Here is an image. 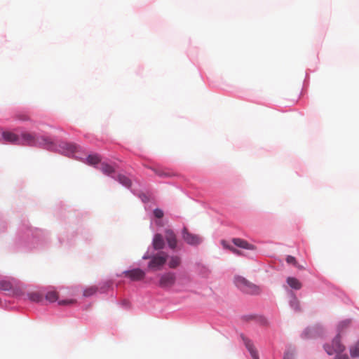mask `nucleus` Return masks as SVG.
Masks as SVG:
<instances>
[{
  "mask_svg": "<svg viewBox=\"0 0 359 359\" xmlns=\"http://www.w3.org/2000/svg\"><path fill=\"white\" fill-rule=\"evenodd\" d=\"M283 359H294V353L291 351H287L285 353Z\"/></svg>",
  "mask_w": 359,
  "mask_h": 359,
  "instance_id": "c756f323",
  "label": "nucleus"
},
{
  "mask_svg": "<svg viewBox=\"0 0 359 359\" xmlns=\"http://www.w3.org/2000/svg\"><path fill=\"white\" fill-rule=\"evenodd\" d=\"M123 274L133 281L141 280L145 276L144 271L140 269H134L132 270L125 271H123Z\"/></svg>",
  "mask_w": 359,
  "mask_h": 359,
  "instance_id": "423d86ee",
  "label": "nucleus"
},
{
  "mask_svg": "<svg viewBox=\"0 0 359 359\" xmlns=\"http://www.w3.org/2000/svg\"><path fill=\"white\" fill-rule=\"evenodd\" d=\"M334 359H348V358L345 355H337Z\"/></svg>",
  "mask_w": 359,
  "mask_h": 359,
  "instance_id": "7c9ffc66",
  "label": "nucleus"
},
{
  "mask_svg": "<svg viewBox=\"0 0 359 359\" xmlns=\"http://www.w3.org/2000/svg\"><path fill=\"white\" fill-rule=\"evenodd\" d=\"M233 244L239 248L244 249H250L253 250L254 246L250 243H248L246 241L241 238H233L232 240Z\"/></svg>",
  "mask_w": 359,
  "mask_h": 359,
  "instance_id": "ddd939ff",
  "label": "nucleus"
},
{
  "mask_svg": "<svg viewBox=\"0 0 359 359\" xmlns=\"http://www.w3.org/2000/svg\"><path fill=\"white\" fill-rule=\"evenodd\" d=\"M182 236L184 241L191 245H198L202 242V238L198 235L190 233L186 227L182 229Z\"/></svg>",
  "mask_w": 359,
  "mask_h": 359,
  "instance_id": "20e7f679",
  "label": "nucleus"
},
{
  "mask_svg": "<svg viewBox=\"0 0 359 359\" xmlns=\"http://www.w3.org/2000/svg\"><path fill=\"white\" fill-rule=\"evenodd\" d=\"M298 306H299V303H298V302H297V303H296V305H295V309H297Z\"/></svg>",
  "mask_w": 359,
  "mask_h": 359,
  "instance_id": "72a5a7b5",
  "label": "nucleus"
},
{
  "mask_svg": "<svg viewBox=\"0 0 359 359\" xmlns=\"http://www.w3.org/2000/svg\"><path fill=\"white\" fill-rule=\"evenodd\" d=\"M350 320H345L341 323L340 326H348L350 324Z\"/></svg>",
  "mask_w": 359,
  "mask_h": 359,
  "instance_id": "2f4dec72",
  "label": "nucleus"
},
{
  "mask_svg": "<svg viewBox=\"0 0 359 359\" xmlns=\"http://www.w3.org/2000/svg\"><path fill=\"white\" fill-rule=\"evenodd\" d=\"M286 262L287 263L290 264H292L294 266H295L296 267H297L298 269H302L303 267L301 266L300 265H299L296 261V259L293 256H291V255H288L286 258Z\"/></svg>",
  "mask_w": 359,
  "mask_h": 359,
  "instance_id": "b1692460",
  "label": "nucleus"
},
{
  "mask_svg": "<svg viewBox=\"0 0 359 359\" xmlns=\"http://www.w3.org/2000/svg\"><path fill=\"white\" fill-rule=\"evenodd\" d=\"M152 244L154 248L156 250L163 249L165 247V243L163 236L160 233H156L154 237Z\"/></svg>",
  "mask_w": 359,
  "mask_h": 359,
  "instance_id": "9d476101",
  "label": "nucleus"
},
{
  "mask_svg": "<svg viewBox=\"0 0 359 359\" xmlns=\"http://www.w3.org/2000/svg\"><path fill=\"white\" fill-rule=\"evenodd\" d=\"M182 263L181 257L178 255H172L169 257L168 266L170 269H176Z\"/></svg>",
  "mask_w": 359,
  "mask_h": 359,
  "instance_id": "dca6fc26",
  "label": "nucleus"
},
{
  "mask_svg": "<svg viewBox=\"0 0 359 359\" xmlns=\"http://www.w3.org/2000/svg\"><path fill=\"white\" fill-rule=\"evenodd\" d=\"M0 290L8 292L9 294L13 295L20 294L19 288L15 286L11 281L6 280H0Z\"/></svg>",
  "mask_w": 359,
  "mask_h": 359,
  "instance_id": "0eeeda50",
  "label": "nucleus"
},
{
  "mask_svg": "<svg viewBox=\"0 0 359 359\" xmlns=\"http://www.w3.org/2000/svg\"><path fill=\"white\" fill-rule=\"evenodd\" d=\"M242 291L245 293L256 294L260 292V288L256 285L248 281Z\"/></svg>",
  "mask_w": 359,
  "mask_h": 359,
  "instance_id": "f8f14e48",
  "label": "nucleus"
},
{
  "mask_svg": "<svg viewBox=\"0 0 359 359\" xmlns=\"http://www.w3.org/2000/svg\"><path fill=\"white\" fill-rule=\"evenodd\" d=\"M351 355L352 357H358L359 356V341L357 342L351 348Z\"/></svg>",
  "mask_w": 359,
  "mask_h": 359,
  "instance_id": "393cba45",
  "label": "nucleus"
},
{
  "mask_svg": "<svg viewBox=\"0 0 359 359\" xmlns=\"http://www.w3.org/2000/svg\"><path fill=\"white\" fill-rule=\"evenodd\" d=\"M117 180L123 186H125L127 188L130 187L132 184L131 180L123 175H118L117 177Z\"/></svg>",
  "mask_w": 359,
  "mask_h": 359,
  "instance_id": "a211bd4d",
  "label": "nucleus"
},
{
  "mask_svg": "<svg viewBox=\"0 0 359 359\" xmlns=\"http://www.w3.org/2000/svg\"><path fill=\"white\" fill-rule=\"evenodd\" d=\"M154 171L159 177H170L171 175L168 172L160 169H154Z\"/></svg>",
  "mask_w": 359,
  "mask_h": 359,
  "instance_id": "a878e982",
  "label": "nucleus"
},
{
  "mask_svg": "<svg viewBox=\"0 0 359 359\" xmlns=\"http://www.w3.org/2000/svg\"><path fill=\"white\" fill-rule=\"evenodd\" d=\"M286 281L288 285L294 290H300L302 287V283L296 278L288 277Z\"/></svg>",
  "mask_w": 359,
  "mask_h": 359,
  "instance_id": "2eb2a0df",
  "label": "nucleus"
},
{
  "mask_svg": "<svg viewBox=\"0 0 359 359\" xmlns=\"http://www.w3.org/2000/svg\"><path fill=\"white\" fill-rule=\"evenodd\" d=\"M20 144L31 147H43L50 149L53 146V142L48 137H39L35 133L24 132L21 134Z\"/></svg>",
  "mask_w": 359,
  "mask_h": 359,
  "instance_id": "f257e3e1",
  "label": "nucleus"
},
{
  "mask_svg": "<svg viewBox=\"0 0 359 359\" xmlns=\"http://www.w3.org/2000/svg\"><path fill=\"white\" fill-rule=\"evenodd\" d=\"M164 233L168 247L172 250H176L177 248L178 240L175 233L170 229H166L164 231Z\"/></svg>",
  "mask_w": 359,
  "mask_h": 359,
  "instance_id": "39448f33",
  "label": "nucleus"
},
{
  "mask_svg": "<svg viewBox=\"0 0 359 359\" xmlns=\"http://www.w3.org/2000/svg\"><path fill=\"white\" fill-rule=\"evenodd\" d=\"M19 118L22 120V121H28L29 120V117L27 115L20 116Z\"/></svg>",
  "mask_w": 359,
  "mask_h": 359,
  "instance_id": "473e14b6",
  "label": "nucleus"
},
{
  "mask_svg": "<svg viewBox=\"0 0 359 359\" xmlns=\"http://www.w3.org/2000/svg\"><path fill=\"white\" fill-rule=\"evenodd\" d=\"M97 291V287L96 286H90L87 287L83 290V295L86 297H88L94 295Z\"/></svg>",
  "mask_w": 359,
  "mask_h": 359,
  "instance_id": "aec40b11",
  "label": "nucleus"
},
{
  "mask_svg": "<svg viewBox=\"0 0 359 359\" xmlns=\"http://www.w3.org/2000/svg\"><path fill=\"white\" fill-rule=\"evenodd\" d=\"M168 256L164 252H161L150 258L148 267L151 269H160L165 264Z\"/></svg>",
  "mask_w": 359,
  "mask_h": 359,
  "instance_id": "7ed1b4c3",
  "label": "nucleus"
},
{
  "mask_svg": "<svg viewBox=\"0 0 359 359\" xmlns=\"http://www.w3.org/2000/svg\"><path fill=\"white\" fill-rule=\"evenodd\" d=\"M100 169L104 175H111L115 172V169L111 165L105 163H101Z\"/></svg>",
  "mask_w": 359,
  "mask_h": 359,
  "instance_id": "f3484780",
  "label": "nucleus"
},
{
  "mask_svg": "<svg viewBox=\"0 0 359 359\" xmlns=\"http://www.w3.org/2000/svg\"><path fill=\"white\" fill-rule=\"evenodd\" d=\"M28 297L31 301L36 302H39L43 299L42 295L38 292H31L28 294Z\"/></svg>",
  "mask_w": 359,
  "mask_h": 359,
  "instance_id": "4be33fe9",
  "label": "nucleus"
},
{
  "mask_svg": "<svg viewBox=\"0 0 359 359\" xmlns=\"http://www.w3.org/2000/svg\"><path fill=\"white\" fill-rule=\"evenodd\" d=\"M243 341H244V343H245V345L246 348H248V350L250 353L251 356L252 357V358L253 359H259L257 352L255 350V348L252 343L250 341V340H249L248 339H245V338H243Z\"/></svg>",
  "mask_w": 359,
  "mask_h": 359,
  "instance_id": "4468645a",
  "label": "nucleus"
},
{
  "mask_svg": "<svg viewBox=\"0 0 359 359\" xmlns=\"http://www.w3.org/2000/svg\"><path fill=\"white\" fill-rule=\"evenodd\" d=\"M325 349L327 354L332 355L334 353H341L344 351V347L340 343V339L337 337L332 341V347L329 345L325 346Z\"/></svg>",
  "mask_w": 359,
  "mask_h": 359,
  "instance_id": "6e6552de",
  "label": "nucleus"
},
{
  "mask_svg": "<svg viewBox=\"0 0 359 359\" xmlns=\"http://www.w3.org/2000/svg\"><path fill=\"white\" fill-rule=\"evenodd\" d=\"M154 215L156 218H162L163 217V212L161 209H155Z\"/></svg>",
  "mask_w": 359,
  "mask_h": 359,
  "instance_id": "bb28decb",
  "label": "nucleus"
},
{
  "mask_svg": "<svg viewBox=\"0 0 359 359\" xmlns=\"http://www.w3.org/2000/svg\"><path fill=\"white\" fill-rule=\"evenodd\" d=\"M75 302L74 300L70 299V300H64V301H60L58 304L60 305H68V304H72Z\"/></svg>",
  "mask_w": 359,
  "mask_h": 359,
  "instance_id": "c85d7f7f",
  "label": "nucleus"
},
{
  "mask_svg": "<svg viewBox=\"0 0 359 359\" xmlns=\"http://www.w3.org/2000/svg\"><path fill=\"white\" fill-rule=\"evenodd\" d=\"M106 284H107V287H109V286H110V285H111V283H107Z\"/></svg>",
  "mask_w": 359,
  "mask_h": 359,
  "instance_id": "f704fd0d",
  "label": "nucleus"
},
{
  "mask_svg": "<svg viewBox=\"0 0 359 359\" xmlns=\"http://www.w3.org/2000/svg\"><path fill=\"white\" fill-rule=\"evenodd\" d=\"M60 148L62 149V152L67 156L74 154L77 149L76 144L67 142L62 143Z\"/></svg>",
  "mask_w": 359,
  "mask_h": 359,
  "instance_id": "9b49d317",
  "label": "nucleus"
},
{
  "mask_svg": "<svg viewBox=\"0 0 359 359\" xmlns=\"http://www.w3.org/2000/svg\"><path fill=\"white\" fill-rule=\"evenodd\" d=\"M2 135L4 140L6 142L12 144H20V137L16 134L12 132L6 131L3 133Z\"/></svg>",
  "mask_w": 359,
  "mask_h": 359,
  "instance_id": "1a4fd4ad",
  "label": "nucleus"
},
{
  "mask_svg": "<svg viewBox=\"0 0 359 359\" xmlns=\"http://www.w3.org/2000/svg\"><path fill=\"white\" fill-rule=\"evenodd\" d=\"M235 284L241 290L245 287L248 280L241 276H237L235 278Z\"/></svg>",
  "mask_w": 359,
  "mask_h": 359,
  "instance_id": "6ab92c4d",
  "label": "nucleus"
},
{
  "mask_svg": "<svg viewBox=\"0 0 359 359\" xmlns=\"http://www.w3.org/2000/svg\"><path fill=\"white\" fill-rule=\"evenodd\" d=\"M46 299L50 302H56L58 299V294L55 291H49L46 295Z\"/></svg>",
  "mask_w": 359,
  "mask_h": 359,
  "instance_id": "412c9836",
  "label": "nucleus"
},
{
  "mask_svg": "<svg viewBox=\"0 0 359 359\" xmlns=\"http://www.w3.org/2000/svg\"><path fill=\"white\" fill-rule=\"evenodd\" d=\"M88 164L95 165L100 161V158L98 155H89L87 158Z\"/></svg>",
  "mask_w": 359,
  "mask_h": 359,
  "instance_id": "5701e85b",
  "label": "nucleus"
},
{
  "mask_svg": "<svg viewBox=\"0 0 359 359\" xmlns=\"http://www.w3.org/2000/svg\"><path fill=\"white\" fill-rule=\"evenodd\" d=\"M222 245H223V246H224V248H229V249L231 251H232L233 253H236V254H238H238H240L239 250H236V248H233V247H229V245H227L226 244V242H225V241H222Z\"/></svg>",
  "mask_w": 359,
  "mask_h": 359,
  "instance_id": "cd10ccee",
  "label": "nucleus"
},
{
  "mask_svg": "<svg viewBox=\"0 0 359 359\" xmlns=\"http://www.w3.org/2000/svg\"><path fill=\"white\" fill-rule=\"evenodd\" d=\"M177 276L175 273L167 271L158 275L157 285L163 290H170L176 283Z\"/></svg>",
  "mask_w": 359,
  "mask_h": 359,
  "instance_id": "f03ea898",
  "label": "nucleus"
}]
</instances>
